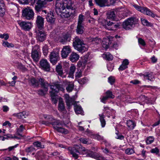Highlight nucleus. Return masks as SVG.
Returning a JSON list of instances; mask_svg holds the SVG:
<instances>
[{"instance_id": "1", "label": "nucleus", "mask_w": 160, "mask_h": 160, "mask_svg": "<svg viewBox=\"0 0 160 160\" xmlns=\"http://www.w3.org/2000/svg\"><path fill=\"white\" fill-rule=\"evenodd\" d=\"M43 117L45 119H47L50 121L49 122L43 121L42 123L43 124L48 125V124H51L54 129L57 131L58 132L66 134L68 132L67 129L63 128L59 126L62 125L58 121H56L53 118L52 116L47 115H43Z\"/></svg>"}, {"instance_id": "2", "label": "nucleus", "mask_w": 160, "mask_h": 160, "mask_svg": "<svg viewBox=\"0 0 160 160\" xmlns=\"http://www.w3.org/2000/svg\"><path fill=\"white\" fill-rule=\"evenodd\" d=\"M72 5L71 0H57L55 5L56 12L58 13L66 8H71Z\"/></svg>"}, {"instance_id": "3", "label": "nucleus", "mask_w": 160, "mask_h": 160, "mask_svg": "<svg viewBox=\"0 0 160 160\" xmlns=\"http://www.w3.org/2000/svg\"><path fill=\"white\" fill-rule=\"evenodd\" d=\"M73 45L75 49L81 52L87 51L88 48V45L84 44L83 41L78 37L75 38Z\"/></svg>"}, {"instance_id": "4", "label": "nucleus", "mask_w": 160, "mask_h": 160, "mask_svg": "<svg viewBox=\"0 0 160 160\" xmlns=\"http://www.w3.org/2000/svg\"><path fill=\"white\" fill-rule=\"evenodd\" d=\"M68 150L70 152L72 157L75 159H77L78 156V153H79L80 152H85V153L87 152V150L84 147L75 145L73 147H69L68 148Z\"/></svg>"}, {"instance_id": "5", "label": "nucleus", "mask_w": 160, "mask_h": 160, "mask_svg": "<svg viewBox=\"0 0 160 160\" xmlns=\"http://www.w3.org/2000/svg\"><path fill=\"white\" fill-rule=\"evenodd\" d=\"M138 21V19L135 17L129 18L123 22L122 27L126 30H129L134 27Z\"/></svg>"}, {"instance_id": "6", "label": "nucleus", "mask_w": 160, "mask_h": 160, "mask_svg": "<svg viewBox=\"0 0 160 160\" xmlns=\"http://www.w3.org/2000/svg\"><path fill=\"white\" fill-rule=\"evenodd\" d=\"M39 81L40 83V85L42 89L38 90L37 93L38 95L43 96L47 93L49 85L47 81H45L42 78H39Z\"/></svg>"}, {"instance_id": "7", "label": "nucleus", "mask_w": 160, "mask_h": 160, "mask_svg": "<svg viewBox=\"0 0 160 160\" xmlns=\"http://www.w3.org/2000/svg\"><path fill=\"white\" fill-rule=\"evenodd\" d=\"M133 7L138 11L147 15L154 18L156 17H158V16L154 13L151 10L146 7H142L137 5H133Z\"/></svg>"}, {"instance_id": "8", "label": "nucleus", "mask_w": 160, "mask_h": 160, "mask_svg": "<svg viewBox=\"0 0 160 160\" xmlns=\"http://www.w3.org/2000/svg\"><path fill=\"white\" fill-rule=\"evenodd\" d=\"M102 22L105 23V24L103 25V27L108 30H115L120 26V24L118 23L107 21L105 19L102 20Z\"/></svg>"}, {"instance_id": "9", "label": "nucleus", "mask_w": 160, "mask_h": 160, "mask_svg": "<svg viewBox=\"0 0 160 160\" xmlns=\"http://www.w3.org/2000/svg\"><path fill=\"white\" fill-rule=\"evenodd\" d=\"M70 9L67 8L66 9L65 8L58 13V14L62 18H67L69 17H73L75 16V11L72 10H70Z\"/></svg>"}, {"instance_id": "10", "label": "nucleus", "mask_w": 160, "mask_h": 160, "mask_svg": "<svg viewBox=\"0 0 160 160\" xmlns=\"http://www.w3.org/2000/svg\"><path fill=\"white\" fill-rule=\"evenodd\" d=\"M50 86L51 90L50 92V93L57 94L59 90L63 91L65 90L63 86L58 82L52 83Z\"/></svg>"}, {"instance_id": "11", "label": "nucleus", "mask_w": 160, "mask_h": 160, "mask_svg": "<svg viewBox=\"0 0 160 160\" xmlns=\"http://www.w3.org/2000/svg\"><path fill=\"white\" fill-rule=\"evenodd\" d=\"M39 46H35L33 48L31 53V57L33 61L38 62L40 58V55Z\"/></svg>"}, {"instance_id": "12", "label": "nucleus", "mask_w": 160, "mask_h": 160, "mask_svg": "<svg viewBox=\"0 0 160 160\" xmlns=\"http://www.w3.org/2000/svg\"><path fill=\"white\" fill-rule=\"evenodd\" d=\"M50 61L53 65L55 64L59 60V56L58 50H53L49 55Z\"/></svg>"}, {"instance_id": "13", "label": "nucleus", "mask_w": 160, "mask_h": 160, "mask_svg": "<svg viewBox=\"0 0 160 160\" xmlns=\"http://www.w3.org/2000/svg\"><path fill=\"white\" fill-rule=\"evenodd\" d=\"M23 16L28 20L32 19L34 16V12L29 8L24 9L22 11Z\"/></svg>"}, {"instance_id": "14", "label": "nucleus", "mask_w": 160, "mask_h": 160, "mask_svg": "<svg viewBox=\"0 0 160 160\" xmlns=\"http://www.w3.org/2000/svg\"><path fill=\"white\" fill-rule=\"evenodd\" d=\"M18 22L21 28L26 31L29 30L32 27V23L29 22L19 21Z\"/></svg>"}, {"instance_id": "15", "label": "nucleus", "mask_w": 160, "mask_h": 160, "mask_svg": "<svg viewBox=\"0 0 160 160\" xmlns=\"http://www.w3.org/2000/svg\"><path fill=\"white\" fill-rule=\"evenodd\" d=\"M36 38L38 41L42 42L45 39L46 35L43 29H38V31L36 32Z\"/></svg>"}, {"instance_id": "16", "label": "nucleus", "mask_w": 160, "mask_h": 160, "mask_svg": "<svg viewBox=\"0 0 160 160\" xmlns=\"http://www.w3.org/2000/svg\"><path fill=\"white\" fill-rule=\"evenodd\" d=\"M71 51V47L69 46L63 47L61 51V55L63 58H66Z\"/></svg>"}, {"instance_id": "17", "label": "nucleus", "mask_w": 160, "mask_h": 160, "mask_svg": "<svg viewBox=\"0 0 160 160\" xmlns=\"http://www.w3.org/2000/svg\"><path fill=\"white\" fill-rule=\"evenodd\" d=\"M37 26L38 29L42 30L43 29L44 18L40 16H38L36 20Z\"/></svg>"}, {"instance_id": "18", "label": "nucleus", "mask_w": 160, "mask_h": 160, "mask_svg": "<svg viewBox=\"0 0 160 160\" xmlns=\"http://www.w3.org/2000/svg\"><path fill=\"white\" fill-rule=\"evenodd\" d=\"M42 68L45 71H49L50 69V65L46 59H42L40 62Z\"/></svg>"}, {"instance_id": "19", "label": "nucleus", "mask_w": 160, "mask_h": 160, "mask_svg": "<svg viewBox=\"0 0 160 160\" xmlns=\"http://www.w3.org/2000/svg\"><path fill=\"white\" fill-rule=\"evenodd\" d=\"M87 154L86 156L88 157H92L98 160H102L103 158L100 156L97 153H94L93 152L91 151L88 150H87Z\"/></svg>"}, {"instance_id": "20", "label": "nucleus", "mask_w": 160, "mask_h": 160, "mask_svg": "<svg viewBox=\"0 0 160 160\" xmlns=\"http://www.w3.org/2000/svg\"><path fill=\"white\" fill-rule=\"evenodd\" d=\"M88 135L91 137V138L97 139L99 141H103L105 143L106 142V141L104 140L103 137L98 134H95L92 132H89L88 133Z\"/></svg>"}, {"instance_id": "21", "label": "nucleus", "mask_w": 160, "mask_h": 160, "mask_svg": "<svg viewBox=\"0 0 160 160\" xmlns=\"http://www.w3.org/2000/svg\"><path fill=\"white\" fill-rule=\"evenodd\" d=\"M46 19L48 22L50 24H53L55 23V18L52 12L48 13Z\"/></svg>"}, {"instance_id": "22", "label": "nucleus", "mask_w": 160, "mask_h": 160, "mask_svg": "<svg viewBox=\"0 0 160 160\" xmlns=\"http://www.w3.org/2000/svg\"><path fill=\"white\" fill-rule=\"evenodd\" d=\"M129 62L128 59H125L122 62V64L119 68V69L121 71H123L128 68V65L129 64Z\"/></svg>"}, {"instance_id": "23", "label": "nucleus", "mask_w": 160, "mask_h": 160, "mask_svg": "<svg viewBox=\"0 0 160 160\" xmlns=\"http://www.w3.org/2000/svg\"><path fill=\"white\" fill-rule=\"evenodd\" d=\"M79 58V55L75 52H72L69 56V59L72 62H76Z\"/></svg>"}, {"instance_id": "24", "label": "nucleus", "mask_w": 160, "mask_h": 160, "mask_svg": "<svg viewBox=\"0 0 160 160\" xmlns=\"http://www.w3.org/2000/svg\"><path fill=\"white\" fill-rule=\"evenodd\" d=\"M29 113L26 111H23L14 114L15 116L19 119H24L26 118L29 115Z\"/></svg>"}, {"instance_id": "25", "label": "nucleus", "mask_w": 160, "mask_h": 160, "mask_svg": "<svg viewBox=\"0 0 160 160\" xmlns=\"http://www.w3.org/2000/svg\"><path fill=\"white\" fill-rule=\"evenodd\" d=\"M96 4L101 7L108 6L107 0H95Z\"/></svg>"}, {"instance_id": "26", "label": "nucleus", "mask_w": 160, "mask_h": 160, "mask_svg": "<svg viewBox=\"0 0 160 160\" xmlns=\"http://www.w3.org/2000/svg\"><path fill=\"white\" fill-rule=\"evenodd\" d=\"M144 78L145 79H148L150 81L153 80L154 78V76L152 72H146L143 75Z\"/></svg>"}, {"instance_id": "27", "label": "nucleus", "mask_w": 160, "mask_h": 160, "mask_svg": "<svg viewBox=\"0 0 160 160\" xmlns=\"http://www.w3.org/2000/svg\"><path fill=\"white\" fill-rule=\"evenodd\" d=\"M76 68L74 64H72L70 67L69 71L68 73V77L73 78L74 73L76 70Z\"/></svg>"}, {"instance_id": "28", "label": "nucleus", "mask_w": 160, "mask_h": 160, "mask_svg": "<svg viewBox=\"0 0 160 160\" xmlns=\"http://www.w3.org/2000/svg\"><path fill=\"white\" fill-rule=\"evenodd\" d=\"M127 125L128 130H131L133 129L136 126V123L133 121L129 120L127 121Z\"/></svg>"}, {"instance_id": "29", "label": "nucleus", "mask_w": 160, "mask_h": 160, "mask_svg": "<svg viewBox=\"0 0 160 160\" xmlns=\"http://www.w3.org/2000/svg\"><path fill=\"white\" fill-rule=\"evenodd\" d=\"M58 108V110L61 112L63 111L65 109L64 102L62 98L59 99Z\"/></svg>"}, {"instance_id": "30", "label": "nucleus", "mask_w": 160, "mask_h": 160, "mask_svg": "<svg viewBox=\"0 0 160 160\" xmlns=\"http://www.w3.org/2000/svg\"><path fill=\"white\" fill-rule=\"evenodd\" d=\"M36 156L39 160H46L47 159V158H46L43 152L41 151L38 152L36 153Z\"/></svg>"}, {"instance_id": "31", "label": "nucleus", "mask_w": 160, "mask_h": 160, "mask_svg": "<svg viewBox=\"0 0 160 160\" xmlns=\"http://www.w3.org/2000/svg\"><path fill=\"white\" fill-rule=\"evenodd\" d=\"M50 95L51 97V99L53 103L55 104H56L57 103L58 101L61 98L59 97L56 95L55 93H50Z\"/></svg>"}, {"instance_id": "32", "label": "nucleus", "mask_w": 160, "mask_h": 160, "mask_svg": "<svg viewBox=\"0 0 160 160\" xmlns=\"http://www.w3.org/2000/svg\"><path fill=\"white\" fill-rule=\"evenodd\" d=\"M39 80H37L34 78H32L30 80V83L34 87H37L39 86Z\"/></svg>"}, {"instance_id": "33", "label": "nucleus", "mask_w": 160, "mask_h": 160, "mask_svg": "<svg viewBox=\"0 0 160 160\" xmlns=\"http://www.w3.org/2000/svg\"><path fill=\"white\" fill-rule=\"evenodd\" d=\"M56 71L58 74L61 76L63 74V70L62 65L59 64L57 65L56 68Z\"/></svg>"}, {"instance_id": "34", "label": "nucleus", "mask_w": 160, "mask_h": 160, "mask_svg": "<svg viewBox=\"0 0 160 160\" xmlns=\"http://www.w3.org/2000/svg\"><path fill=\"white\" fill-rule=\"evenodd\" d=\"M89 41L91 42L92 44H95L96 45L101 43L102 41L100 38H91Z\"/></svg>"}, {"instance_id": "35", "label": "nucleus", "mask_w": 160, "mask_h": 160, "mask_svg": "<svg viewBox=\"0 0 160 160\" xmlns=\"http://www.w3.org/2000/svg\"><path fill=\"white\" fill-rule=\"evenodd\" d=\"M102 57L104 59L108 61L112 60L113 58L112 55L109 52L103 54Z\"/></svg>"}, {"instance_id": "36", "label": "nucleus", "mask_w": 160, "mask_h": 160, "mask_svg": "<svg viewBox=\"0 0 160 160\" xmlns=\"http://www.w3.org/2000/svg\"><path fill=\"white\" fill-rule=\"evenodd\" d=\"M74 109L76 113L81 114L82 112V110L81 107L78 105H75L74 106Z\"/></svg>"}, {"instance_id": "37", "label": "nucleus", "mask_w": 160, "mask_h": 160, "mask_svg": "<svg viewBox=\"0 0 160 160\" xmlns=\"http://www.w3.org/2000/svg\"><path fill=\"white\" fill-rule=\"evenodd\" d=\"M24 129V127L23 126V125H20L19 128L17 129L16 134L18 135L19 136L24 137V135H22L21 134V133L23 131Z\"/></svg>"}, {"instance_id": "38", "label": "nucleus", "mask_w": 160, "mask_h": 160, "mask_svg": "<svg viewBox=\"0 0 160 160\" xmlns=\"http://www.w3.org/2000/svg\"><path fill=\"white\" fill-rule=\"evenodd\" d=\"M83 25L78 24L77 28L76 29V31L77 33L79 34H82L83 33Z\"/></svg>"}, {"instance_id": "39", "label": "nucleus", "mask_w": 160, "mask_h": 160, "mask_svg": "<svg viewBox=\"0 0 160 160\" xmlns=\"http://www.w3.org/2000/svg\"><path fill=\"white\" fill-rule=\"evenodd\" d=\"M99 116L102 127L103 128L106 125V122L104 119V115L103 114H99Z\"/></svg>"}, {"instance_id": "40", "label": "nucleus", "mask_w": 160, "mask_h": 160, "mask_svg": "<svg viewBox=\"0 0 160 160\" xmlns=\"http://www.w3.org/2000/svg\"><path fill=\"white\" fill-rule=\"evenodd\" d=\"M86 65V62L82 61H79L78 63V67L81 69H83Z\"/></svg>"}, {"instance_id": "41", "label": "nucleus", "mask_w": 160, "mask_h": 160, "mask_svg": "<svg viewBox=\"0 0 160 160\" xmlns=\"http://www.w3.org/2000/svg\"><path fill=\"white\" fill-rule=\"evenodd\" d=\"M141 20L142 24L144 25L147 26H152V24L148 21L145 19L143 18H141Z\"/></svg>"}, {"instance_id": "42", "label": "nucleus", "mask_w": 160, "mask_h": 160, "mask_svg": "<svg viewBox=\"0 0 160 160\" xmlns=\"http://www.w3.org/2000/svg\"><path fill=\"white\" fill-rule=\"evenodd\" d=\"M109 40L108 38H105L103 39L102 41V45L103 48L107 49L108 48L109 43L108 42Z\"/></svg>"}, {"instance_id": "43", "label": "nucleus", "mask_w": 160, "mask_h": 160, "mask_svg": "<svg viewBox=\"0 0 160 160\" xmlns=\"http://www.w3.org/2000/svg\"><path fill=\"white\" fill-rule=\"evenodd\" d=\"M154 138L153 136H149L147 138L146 142L147 144H150L154 141Z\"/></svg>"}, {"instance_id": "44", "label": "nucleus", "mask_w": 160, "mask_h": 160, "mask_svg": "<svg viewBox=\"0 0 160 160\" xmlns=\"http://www.w3.org/2000/svg\"><path fill=\"white\" fill-rule=\"evenodd\" d=\"M116 17V14L113 11H111L108 12V17L110 19H113Z\"/></svg>"}, {"instance_id": "45", "label": "nucleus", "mask_w": 160, "mask_h": 160, "mask_svg": "<svg viewBox=\"0 0 160 160\" xmlns=\"http://www.w3.org/2000/svg\"><path fill=\"white\" fill-rule=\"evenodd\" d=\"M84 16L82 14L79 15L78 19V24H83V22L84 21Z\"/></svg>"}, {"instance_id": "46", "label": "nucleus", "mask_w": 160, "mask_h": 160, "mask_svg": "<svg viewBox=\"0 0 160 160\" xmlns=\"http://www.w3.org/2000/svg\"><path fill=\"white\" fill-rule=\"evenodd\" d=\"M74 84L73 82H69L68 86L66 88V89L68 92H71L73 88Z\"/></svg>"}, {"instance_id": "47", "label": "nucleus", "mask_w": 160, "mask_h": 160, "mask_svg": "<svg viewBox=\"0 0 160 160\" xmlns=\"http://www.w3.org/2000/svg\"><path fill=\"white\" fill-rule=\"evenodd\" d=\"M139 99L142 102H145L146 103L148 102L149 101V98L147 97H146L145 95H141L139 98Z\"/></svg>"}, {"instance_id": "48", "label": "nucleus", "mask_w": 160, "mask_h": 160, "mask_svg": "<svg viewBox=\"0 0 160 160\" xmlns=\"http://www.w3.org/2000/svg\"><path fill=\"white\" fill-rule=\"evenodd\" d=\"M106 96L108 98H113L115 96L112 93V92L110 90H108L105 92Z\"/></svg>"}, {"instance_id": "49", "label": "nucleus", "mask_w": 160, "mask_h": 160, "mask_svg": "<svg viewBox=\"0 0 160 160\" xmlns=\"http://www.w3.org/2000/svg\"><path fill=\"white\" fill-rule=\"evenodd\" d=\"M44 56H46L48 52V46L44 45L42 48Z\"/></svg>"}, {"instance_id": "50", "label": "nucleus", "mask_w": 160, "mask_h": 160, "mask_svg": "<svg viewBox=\"0 0 160 160\" xmlns=\"http://www.w3.org/2000/svg\"><path fill=\"white\" fill-rule=\"evenodd\" d=\"M33 145L37 148H43L44 146L42 145L41 143L38 141L34 142L33 143Z\"/></svg>"}, {"instance_id": "51", "label": "nucleus", "mask_w": 160, "mask_h": 160, "mask_svg": "<svg viewBox=\"0 0 160 160\" xmlns=\"http://www.w3.org/2000/svg\"><path fill=\"white\" fill-rule=\"evenodd\" d=\"M135 152L134 151L132 148H128L125 151V153L128 155H131Z\"/></svg>"}, {"instance_id": "52", "label": "nucleus", "mask_w": 160, "mask_h": 160, "mask_svg": "<svg viewBox=\"0 0 160 160\" xmlns=\"http://www.w3.org/2000/svg\"><path fill=\"white\" fill-rule=\"evenodd\" d=\"M2 45L4 47H7L8 48L13 47L14 46V45L12 43L6 41L3 42Z\"/></svg>"}, {"instance_id": "53", "label": "nucleus", "mask_w": 160, "mask_h": 160, "mask_svg": "<svg viewBox=\"0 0 160 160\" xmlns=\"http://www.w3.org/2000/svg\"><path fill=\"white\" fill-rule=\"evenodd\" d=\"M79 140L81 142L84 144H90L91 143V142L90 140H88L87 139L83 138H80Z\"/></svg>"}, {"instance_id": "54", "label": "nucleus", "mask_w": 160, "mask_h": 160, "mask_svg": "<svg viewBox=\"0 0 160 160\" xmlns=\"http://www.w3.org/2000/svg\"><path fill=\"white\" fill-rule=\"evenodd\" d=\"M87 81L88 79L86 77L79 79L78 80V82L81 84H85L87 82Z\"/></svg>"}, {"instance_id": "55", "label": "nucleus", "mask_w": 160, "mask_h": 160, "mask_svg": "<svg viewBox=\"0 0 160 160\" xmlns=\"http://www.w3.org/2000/svg\"><path fill=\"white\" fill-rule=\"evenodd\" d=\"M108 82L111 84H113L115 82L114 77L112 76L109 77L108 78Z\"/></svg>"}, {"instance_id": "56", "label": "nucleus", "mask_w": 160, "mask_h": 160, "mask_svg": "<svg viewBox=\"0 0 160 160\" xmlns=\"http://www.w3.org/2000/svg\"><path fill=\"white\" fill-rule=\"evenodd\" d=\"M34 150H35V149L32 146L28 147L25 149L26 151L27 152H32Z\"/></svg>"}, {"instance_id": "57", "label": "nucleus", "mask_w": 160, "mask_h": 160, "mask_svg": "<svg viewBox=\"0 0 160 160\" xmlns=\"http://www.w3.org/2000/svg\"><path fill=\"white\" fill-rule=\"evenodd\" d=\"M159 152V149L157 148H155L151 149L150 150V152L153 153H155L158 154Z\"/></svg>"}, {"instance_id": "58", "label": "nucleus", "mask_w": 160, "mask_h": 160, "mask_svg": "<svg viewBox=\"0 0 160 160\" xmlns=\"http://www.w3.org/2000/svg\"><path fill=\"white\" fill-rule=\"evenodd\" d=\"M9 37L8 34L7 33H4L3 34H0V38H4L5 40L8 39Z\"/></svg>"}, {"instance_id": "59", "label": "nucleus", "mask_w": 160, "mask_h": 160, "mask_svg": "<svg viewBox=\"0 0 160 160\" xmlns=\"http://www.w3.org/2000/svg\"><path fill=\"white\" fill-rule=\"evenodd\" d=\"M38 5L35 6V10L37 12H39L41 10L42 7L43 6V5L39 4H37Z\"/></svg>"}, {"instance_id": "60", "label": "nucleus", "mask_w": 160, "mask_h": 160, "mask_svg": "<svg viewBox=\"0 0 160 160\" xmlns=\"http://www.w3.org/2000/svg\"><path fill=\"white\" fill-rule=\"evenodd\" d=\"M47 0H37V4H39L43 5L45 4Z\"/></svg>"}, {"instance_id": "61", "label": "nucleus", "mask_w": 160, "mask_h": 160, "mask_svg": "<svg viewBox=\"0 0 160 160\" xmlns=\"http://www.w3.org/2000/svg\"><path fill=\"white\" fill-rule=\"evenodd\" d=\"M138 42L140 44H141L142 46H144L146 45L145 42L144 40L141 38L138 39Z\"/></svg>"}, {"instance_id": "62", "label": "nucleus", "mask_w": 160, "mask_h": 160, "mask_svg": "<svg viewBox=\"0 0 160 160\" xmlns=\"http://www.w3.org/2000/svg\"><path fill=\"white\" fill-rule=\"evenodd\" d=\"M82 76V72L81 71H78L75 74L76 78L78 79Z\"/></svg>"}, {"instance_id": "63", "label": "nucleus", "mask_w": 160, "mask_h": 160, "mask_svg": "<svg viewBox=\"0 0 160 160\" xmlns=\"http://www.w3.org/2000/svg\"><path fill=\"white\" fill-rule=\"evenodd\" d=\"M104 112L109 113L111 111V110L109 107L104 106Z\"/></svg>"}, {"instance_id": "64", "label": "nucleus", "mask_w": 160, "mask_h": 160, "mask_svg": "<svg viewBox=\"0 0 160 160\" xmlns=\"http://www.w3.org/2000/svg\"><path fill=\"white\" fill-rule=\"evenodd\" d=\"M5 13V9L4 8H0V16H3Z\"/></svg>"}]
</instances>
